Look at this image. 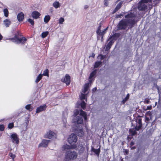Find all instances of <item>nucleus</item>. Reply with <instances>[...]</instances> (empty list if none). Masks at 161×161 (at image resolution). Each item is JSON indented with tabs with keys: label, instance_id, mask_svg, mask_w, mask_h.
I'll use <instances>...</instances> for the list:
<instances>
[{
	"label": "nucleus",
	"instance_id": "obj_38",
	"mask_svg": "<svg viewBox=\"0 0 161 161\" xmlns=\"http://www.w3.org/2000/svg\"><path fill=\"white\" fill-rule=\"evenodd\" d=\"M142 127V125H136V126L135 127V129L136 130H139L140 129H141Z\"/></svg>",
	"mask_w": 161,
	"mask_h": 161
},
{
	"label": "nucleus",
	"instance_id": "obj_34",
	"mask_svg": "<svg viewBox=\"0 0 161 161\" xmlns=\"http://www.w3.org/2000/svg\"><path fill=\"white\" fill-rule=\"evenodd\" d=\"M42 75H43L44 76H48V69H46L44 71Z\"/></svg>",
	"mask_w": 161,
	"mask_h": 161
},
{
	"label": "nucleus",
	"instance_id": "obj_41",
	"mask_svg": "<svg viewBox=\"0 0 161 161\" xmlns=\"http://www.w3.org/2000/svg\"><path fill=\"white\" fill-rule=\"evenodd\" d=\"M14 127V124L12 123H10L8 125V128L9 129H11Z\"/></svg>",
	"mask_w": 161,
	"mask_h": 161
},
{
	"label": "nucleus",
	"instance_id": "obj_50",
	"mask_svg": "<svg viewBox=\"0 0 161 161\" xmlns=\"http://www.w3.org/2000/svg\"><path fill=\"white\" fill-rule=\"evenodd\" d=\"M97 89V88L96 87H94L92 89V91L93 92H95V91H96Z\"/></svg>",
	"mask_w": 161,
	"mask_h": 161
},
{
	"label": "nucleus",
	"instance_id": "obj_15",
	"mask_svg": "<svg viewBox=\"0 0 161 161\" xmlns=\"http://www.w3.org/2000/svg\"><path fill=\"white\" fill-rule=\"evenodd\" d=\"M24 17V14L22 12H20L18 14L17 18L19 21H21L23 20Z\"/></svg>",
	"mask_w": 161,
	"mask_h": 161
},
{
	"label": "nucleus",
	"instance_id": "obj_4",
	"mask_svg": "<svg viewBox=\"0 0 161 161\" xmlns=\"http://www.w3.org/2000/svg\"><path fill=\"white\" fill-rule=\"evenodd\" d=\"M77 155L78 154L76 152L69 150L66 152L65 158L68 159L74 160L76 158Z\"/></svg>",
	"mask_w": 161,
	"mask_h": 161
},
{
	"label": "nucleus",
	"instance_id": "obj_42",
	"mask_svg": "<svg viewBox=\"0 0 161 161\" xmlns=\"http://www.w3.org/2000/svg\"><path fill=\"white\" fill-rule=\"evenodd\" d=\"M9 156L10 157H11L13 159H14V158L15 157V155L14 154H13L12 153H10L9 154Z\"/></svg>",
	"mask_w": 161,
	"mask_h": 161
},
{
	"label": "nucleus",
	"instance_id": "obj_19",
	"mask_svg": "<svg viewBox=\"0 0 161 161\" xmlns=\"http://www.w3.org/2000/svg\"><path fill=\"white\" fill-rule=\"evenodd\" d=\"M84 132L82 129H81L78 131V133H77V135L78 136L80 137H82L84 135Z\"/></svg>",
	"mask_w": 161,
	"mask_h": 161
},
{
	"label": "nucleus",
	"instance_id": "obj_16",
	"mask_svg": "<svg viewBox=\"0 0 161 161\" xmlns=\"http://www.w3.org/2000/svg\"><path fill=\"white\" fill-rule=\"evenodd\" d=\"M110 40V41L108 42L106 46L105 49L106 51H108L109 50L114 43V41L113 39H111Z\"/></svg>",
	"mask_w": 161,
	"mask_h": 161
},
{
	"label": "nucleus",
	"instance_id": "obj_6",
	"mask_svg": "<svg viewBox=\"0 0 161 161\" xmlns=\"http://www.w3.org/2000/svg\"><path fill=\"white\" fill-rule=\"evenodd\" d=\"M77 140V137L76 135L73 134H71L68 138V142L72 146L75 144Z\"/></svg>",
	"mask_w": 161,
	"mask_h": 161
},
{
	"label": "nucleus",
	"instance_id": "obj_46",
	"mask_svg": "<svg viewBox=\"0 0 161 161\" xmlns=\"http://www.w3.org/2000/svg\"><path fill=\"white\" fill-rule=\"evenodd\" d=\"M149 120V119L148 117H146L145 119V122L147 123H148V121Z\"/></svg>",
	"mask_w": 161,
	"mask_h": 161
},
{
	"label": "nucleus",
	"instance_id": "obj_47",
	"mask_svg": "<svg viewBox=\"0 0 161 161\" xmlns=\"http://www.w3.org/2000/svg\"><path fill=\"white\" fill-rule=\"evenodd\" d=\"M98 57L101 60H102L103 58V56L102 55H100Z\"/></svg>",
	"mask_w": 161,
	"mask_h": 161
},
{
	"label": "nucleus",
	"instance_id": "obj_53",
	"mask_svg": "<svg viewBox=\"0 0 161 161\" xmlns=\"http://www.w3.org/2000/svg\"><path fill=\"white\" fill-rule=\"evenodd\" d=\"M3 37L2 36L0 33V40H1L2 39Z\"/></svg>",
	"mask_w": 161,
	"mask_h": 161
},
{
	"label": "nucleus",
	"instance_id": "obj_35",
	"mask_svg": "<svg viewBox=\"0 0 161 161\" xmlns=\"http://www.w3.org/2000/svg\"><path fill=\"white\" fill-rule=\"evenodd\" d=\"M86 95L85 94L81 93V95L80 96V99L82 100L86 99Z\"/></svg>",
	"mask_w": 161,
	"mask_h": 161
},
{
	"label": "nucleus",
	"instance_id": "obj_22",
	"mask_svg": "<svg viewBox=\"0 0 161 161\" xmlns=\"http://www.w3.org/2000/svg\"><path fill=\"white\" fill-rule=\"evenodd\" d=\"M123 3V1H121L119 3L117 4L115 8L117 9V10H118L121 8Z\"/></svg>",
	"mask_w": 161,
	"mask_h": 161
},
{
	"label": "nucleus",
	"instance_id": "obj_21",
	"mask_svg": "<svg viewBox=\"0 0 161 161\" xmlns=\"http://www.w3.org/2000/svg\"><path fill=\"white\" fill-rule=\"evenodd\" d=\"M4 24L6 27H8L11 24L10 21L8 19H6L3 21Z\"/></svg>",
	"mask_w": 161,
	"mask_h": 161
},
{
	"label": "nucleus",
	"instance_id": "obj_33",
	"mask_svg": "<svg viewBox=\"0 0 161 161\" xmlns=\"http://www.w3.org/2000/svg\"><path fill=\"white\" fill-rule=\"evenodd\" d=\"M70 148V147L68 145H64L63 146V148L64 150L66 149H69Z\"/></svg>",
	"mask_w": 161,
	"mask_h": 161
},
{
	"label": "nucleus",
	"instance_id": "obj_28",
	"mask_svg": "<svg viewBox=\"0 0 161 161\" xmlns=\"http://www.w3.org/2000/svg\"><path fill=\"white\" fill-rule=\"evenodd\" d=\"M42 75L41 74H39L38 76L37 77L35 82L36 83H38L42 78Z\"/></svg>",
	"mask_w": 161,
	"mask_h": 161
},
{
	"label": "nucleus",
	"instance_id": "obj_30",
	"mask_svg": "<svg viewBox=\"0 0 161 161\" xmlns=\"http://www.w3.org/2000/svg\"><path fill=\"white\" fill-rule=\"evenodd\" d=\"M53 6L56 8H57L59 7V3L58 2H54L53 4Z\"/></svg>",
	"mask_w": 161,
	"mask_h": 161
},
{
	"label": "nucleus",
	"instance_id": "obj_40",
	"mask_svg": "<svg viewBox=\"0 0 161 161\" xmlns=\"http://www.w3.org/2000/svg\"><path fill=\"white\" fill-rule=\"evenodd\" d=\"M137 125H142V120L141 119H139L138 120L137 122Z\"/></svg>",
	"mask_w": 161,
	"mask_h": 161
},
{
	"label": "nucleus",
	"instance_id": "obj_20",
	"mask_svg": "<svg viewBox=\"0 0 161 161\" xmlns=\"http://www.w3.org/2000/svg\"><path fill=\"white\" fill-rule=\"evenodd\" d=\"M92 151L94 152L97 156H99L100 152V148L97 149H95L93 147L92 148Z\"/></svg>",
	"mask_w": 161,
	"mask_h": 161
},
{
	"label": "nucleus",
	"instance_id": "obj_24",
	"mask_svg": "<svg viewBox=\"0 0 161 161\" xmlns=\"http://www.w3.org/2000/svg\"><path fill=\"white\" fill-rule=\"evenodd\" d=\"M80 106L81 108L83 109H85L86 106V103L84 101H82L80 103Z\"/></svg>",
	"mask_w": 161,
	"mask_h": 161
},
{
	"label": "nucleus",
	"instance_id": "obj_44",
	"mask_svg": "<svg viewBox=\"0 0 161 161\" xmlns=\"http://www.w3.org/2000/svg\"><path fill=\"white\" fill-rule=\"evenodd\" d=\"M152 106H147V108H146V110H150L152 109Z\"/></svg>",
	"mask_w": 161,
	"mask_h": 161
},
{
	"label": "nucleus",
	"instance_id": "obj_9",
	"mask_svg": "<svg viewBox=\"0 0 161 161\" xmlns=\"http://www.w3.org/2000/svg\"><path fill=\"white\" fill-rule=\"evenodd\" d=\"M70 77L69 75L66 74L64 79H62L63 81L67 85H69L70 83Z\"/></svg>",
	"mask_w": 161,
	"mask_h": 161
},
{
	"label": "nucleus",
	"instance_id": "obj_57",
	"mask_svg": "<svg viewBox=\"0 0 161 161\" xmlns=\"http://www.w3.org/2000/svg\"><path fill=\"white\" fill-rule=\"evenodd\" d=\"M103 38H102V37L101 38V40H103Z\"/></svg>",
	"mask_w": 161,
	"mask_h": 161
},
{
	"label": "nucleus",
	"instance_id": "obj_17",
	"mask_svg": "<svg viewBox=\"0 0 161 161\" xmlns=\"http://www.w3.org/2000/svg\"><path fill=\"white\" fill-rule=\"evenodd\" d=\"M90 83L89 82L88 83L85 84L84 85L83 90L82 91V92L83 93H86V92L88 91Z\"/></svg>",
	"mask_w": 161,
	"mask_h": 161
},
{
	"label": "nucleus",
	"instance_id": "obj_13",
	"mask_svg": "<svg viewBox=\"0 0 161 161\" xmlns=\"http://www.w3.org/2000/svg\"><path fill=\"white\" fill-rule=\"evenodd\" d=\"M96 73V70L95 69L92 72L89 77V82L91 84L93 81L92 78L94 76Z\"/></svg>",
	"mask_w": 161,
	"mask_h": 161
},
{
	"label": "nucleus",
	"instance_id": "obj_54",
	"mask_svg": "<svg viewBox=\"0 0 161 161\" xmlns=\"http://www.w3.org/2000/svg\"><path fill=\"white\" fill-rule=\"evenodd\" d=\"M95 54H94V53H92V56L93 58H94L95 56Z\"/></svg>",
	"mask_w": 161,
	"mask_h": 161
},
{
	"label": "nucleus",
	"instance_id": "obj_43",
	"mask_svg": "<svg viewBox=\"0 0 161 161\" xmlns=\"http://www.w3.org/2000/svg\"><path fill=\"white\" fill-rule=\"evenodd\" d=\"M5 127L3 125H0V130L2 131L4 129Z\"/></svg>",
	"mask_w": 161,
	"mask_h": 161
},
{
	"label": "nucleus",
	"instance_id": "obj_32",
	"mask_svg": "<svg viewBox=\"0 0 161 161\" xmlns=\"http://www.w3.org/2000/svg\"><path fill=\"white\" fill-rule=\"evenodd\" d=\"M3 12L5 16L6 17H7L8 15V10L7 8H5L3 10Z\"/></svg>",
	"mask_w": 161,
	"mask_h": 161
},
{
	"label": "nucleus",
	"instance_id": "obj_18",
	"mask_svg": "<svg viewBox=\"0 0 161 161\" xmlns=\"http://www.w3.org/2000/svg\"><path fill=\"white\" fill-rule=\"evenodd\" d=\"M72 147L74 149H75L76 150H81L83 148V147L81 144H79L78 146L75 144L72 146Z\"/></svg>",
	"mask_w": 161,
	"mask_h": 161
},
{
	"label": "nucleus",
	"instance_id": "obj_23",
	"mask_svg": "<svg viewBox=\"0 0 161 161\" xmlns=\"http://www.w3.org/2000/svg\"><path fill=\"white\" fill-rule=\"evenodd\" d=\"M108 27H107L106 28L104 29L102 32H101L99 34V36H102V38H103V35L106 33V31L108 29Z\"/></svg>",
	"mask_w": 161,
	"mask_h": 161
},
{
	"label": "nucleus",
	"instance_id": "obj_3",
	"mask_svg": "<svg viewBox=\"0 0 161 161\" xmlns=\"http://www.w3.org/2000/svg\"><path fill=\"white\" fill-rule=\"evenodd\" d=\"M22 35L19 31H17L14 35L13 38H9L8 40H11L13 42L16 44H25V42L26 41V39L25 37H20Z\"/></svg>",
	"mask_w": 161,
	"mask_h": 161
},
{
	"label": "nucleus",
	"instance_id": "obj_5",
	"mask_svg": "<svg viewBox=\"0 0 161 161\" xmlns=\"http://www.w3.org/2000/svg\"><path fill=\"white\" fill-rule=\"evenodd\" d=\"M151 1V0H141L138 4V9L140 11L145 10L147 9V6L146 3Z\"/></svg>",
	"mask_w": 161,
	"mask_h": 161
},
{
	"label": "nucleus",
	"instance_id": "obj_31",
	"mask_svg": "<svg viewBox=\"0 0 161 161\" xmlns=\"http://www.w3.org/2000/svg\"><path fill=\"white\" fill-rule=\"evenodd\" d=\"M48 31H45L43 32L41 34L42 37L43 38L45 37L48 34Z\"/></svg>",
	"mask_w": 161,
	"mask_h": 161
},
{
	"label": "nucleus",
	"instance_id": "obj_49",
	"mask_svg": "<svg viewBox=\"0 0 161 161\" xmlns=\"http://www.w3.org/2000/svg\"><path fill=\"white\" fill-rule=\"evenodd\" d=\"M118 10H117V9H116L115 8V9L113 10V12H112V14H114L116 12H117V11H118Z\"/></svg>",
	"mask_w": 161,
	"mask_h": 161
},
{
	"label": "nucleus",
	"instance_id": "obj_8",
	"mask_svg": "<svg viewBox=\"0 0 161 161\" xmlns=\"http://www.w3.org/2000/svg\"><path fill=\"white\" fill-rule=\"evenodd\" d=\"M10 137L12 142L14 143L18 144L19 143V138L17 134L16 133H14L11 134Z\"/></svg>",
	"mask_w": 161,
	"mask_h": 161
},
{
	"label": "nucleus",
	"instance_id": "obj_29",
	"mask_svg": "<svg viewBox=\"0 0 161 161\" xmlns=\"http://www.w3.org/2000/svg\"><path fill=\"white\" fill-rule=\"evenodd\" d=\"M130 95L129 94H128L126 97L124 98H123L122 100V102L123 103H124L129 98Z\"/></svg>",
	"mask_w": 161,
	"mask_h": 161
},
{
	"label": "nucleus",
	"instance_id": "obj_1",
	"mask_svg": "<svg viewBox=\"0 0 161 161\" xmlns=\"http://www.w3.org/2000/svg\"><path fill=\"white\" fill-rule=\"evenodd\" d=\"M135 15L132 13L128 14L125 16L126 19L121 20L118 24L117 27L119 30H125L129 25L130 28H132L135 23L134 17Z\"/></svg>",
	"mask_w": 161,
	"mask_h": 161
},
{
	"label": "nucleus",
	"instance_id": "obj_27",
	"mask_svg": "<svg viewBox=\"0 0 161 161\" xmlns=\"http://www.w3.org/2000/svg\"><path fill=\"white\" fill-rule=\"evenodd\" d=\"M102 63L101 61H98L95 62L94 65V68H98L99 66Z\"/></svg>",
	"mask_w": 161,
	"mask_h": 161
},
{
	"label": "nucleus",
	"instance_id": "obj_25",
	"mask_svg": "<svg viewBox=\"0 0 161 161\" xmlns=\"http://www.w3.org/2000/svg\"><path fill=\"white\" fill-rule=\"evenodd\" d=\"M50 18L49 15L45 16L44 19V21L45 23H47L50 20Z\"/></svg>",
	"mask_w": 161,
	"mask_h": 161
},
{
	"label": "nucleus",
	"instance_id": "obj_14",
	"mask_svg": "<svg viewBox=\"0 0 161 161\" xmlns=\"http://www.w3.org/2000/svg\"><path fill=\"white\" fill-rule=\"evenodd\" d=\"M31 15L33 18L37 19L39 17L41 14L37 11H34L32 12Z\"/></svg>",
	"mask_w": 161,
	"mask_h": 161
},
{
	"label": "nucleus",
	"instance_id": "obj_7",
	"mask_svg": "<svg viewBox=\"0 0 161 161\" xmlns=\"http://www.w3.org/2000/svg\"><path fill=\"white\" fill-rule=\"evenodd\" d=\"M57 137L56 134L51 130L47 132L45 135L44 137L49 139H54Z\"/></svg>",
	"mask_w": 161,
	"mask_h": 161
},
{
	"label": "nucleus",
	"instance_id": "obj_10",
	"mask_svg": "<svg viewBox=\"0 0 161 161\" xmlns=\"http://www.w3.org/2000/svg\"><path fill=\"white\" fill-rule=\"evenodd\" d=\"M49 140H43L42 142L40 144L39 146L40 147H46L47 146Z\"/></svg>",
	"mask_w": 161,
	"mask_h": 161
},
{
	"label": "nucleus",
	"instance_id": "obj_36",
	"mask_svg": "<svg viewBox=\"0 0 161 161\" xmlns=\"http://www.w3.org/2000/svg\"><path fill=\"white\" fill-rule=\"evenodd\" d=\"M64 21V19L61 17L59 19L58 23L59 24H63Z\"/></svg>",
	"mask_w": 161,
	"mask_h": 161
},
{
	"label": "nucleus",
	"instance_id": "obj_39",
	"mask_svg": "<svg viewBox=\"0 0 161 161\" xmlns=\"http://www.w3.org/2000/svg\"><path fill=\"white\" fill-rule=\"evenodd\" d=\"M28 22H29L32 25H34V22L33 19H29L27 20Z\"/></svg>",
	"mask_w": 161,
	"mask_h": 161
},
{
	"label": "nucleus",
	"instance_id": "obj_12",
	"mask_svg": "<svg viewBox=\"0 0 161 161\" xmlns=\"http://www.w3.org/2000/svg\"><path fill=\"white\" fill-rule=\"evenodd\" d=\"M120 35V34L119 33H116L114 34L112 36H110L108 40H110L111 39H113V40H116L117 38L119 37Z\"/></svg>",
	"mask_w": 161,
	"mask_h": 161
},
{
	"label": "nucleus",
	"instance_id": "obj_56",
	"mask_svg": "<svg viewBox=\"0 0 161 161\" xmlns=\"http://www.w3.org/2000/svg\"><path fill=\"white\" fill-rule=\"evenodd\" d=\"M104 1H110V0H104Z\"/></svg>",
	"mask_w": 161,
	"mask_h": 161
},
{
	"label": "nucleus",
	"instance_id": "obj_2",
	"mask_svg": "<svg viewBox=\"0 0 161 161\" xmlns=\"http://www.w3.org/2000/svg\"><path fill=\"white\" fill-rule=\"evenodd\" d=\"M83 118L84 120H86V113L82 109L78 110L77 109L74 112V117L72 120V122L75 124H82L83 123Z\"/></svg>",
	"mask_w": 161,
	"mask_h": 161
},
{
	"label": "nucleus",
	"instance_id": "obj_37",
	"mask_svg": "<svg viewBox=\"0 0 161 161\" xmlns=\"http://www.w3.org/2000/svg\"><path fill=\"white\" fill-rule=\"evenodd\" d=\"M31 104H28L25 106V108L26 109L29 110V111H31Z\"/></svg>",
	"mask_w": 161,
	"mask_h": 161
},
{
	"label": "nucleus",
	"instance_id": "obj_48",
	"mask_svg": "<svg viewBox=\"0 0 161 161\" xmlns=\"http://www.w3.org/2000/svg\"><path fill=\"white\" fill-rule=\"evenodd\" d=\"M122 14H118V15H116V17L117 18H121V16H122Z\"/></svg>",
	"mask_w": 161,
	"mask_h": 161
},
{
	"label": "nucleus",
	"instance_id": "obj_51",
	"mask_svg": "<svg viewBox=\"0 0 161 161\" xmlns=\"http://www.w3.org/2000/svg\"><path fill=\"white\" fill-rule=\"evenodd\" d=\"M149 101L148 100H146L145 101V102L146 104H148L149 103Z\"/></svg>",
	"mask_w": 161,
	"mask_h": 161
},
{
	"label": "nucleus",
	"instance_id": "obj_55",
	"mask_svg": "<svg viewBox=\"0 0 161 161\" xmlns=\"http://www.w3.org/2000/svg\"><path fill=\"white\" fill-rule=\"evenodd\" d=\"M125 153H126V154H127L128 152L127 150H126L125 151Z\"/></svg>",
	"mask_w": 161,
	"mask_h": 161
},
{
	"label": "nucleus",
	"instance_id": "obj_26",
	"mask_svg": "<svg viewBox=\"0 0 161 161\" xmlns=\"http://www.w3.org/2000/svg\"><path fill=\"white\" fill-rule=\"evenodd\" d=\"M101 23L100 22L99 24V26L97 28V29L96 31L97 33V35H99L101 31Z\"/></svg>",
	"mask_w": 161,
	"mask_h": 161
},
{
	"label": "nucleus",
	"instance_id": "obj_11",
	"mask_svg": "<svg viewBox=\"0 0 161 161\" xmlns=\"http://www.w3.org/2000/svg\"><path fill=\"white\" fill-rule=\"evenodd\" d=\"M47 108V106L46 104L40 106V107H38L36 109V113H40L43 111L45 110Z\"/></svg>",
	"mask_w": 161,
	"mask_h": 161
},
{
	"label": "nucleus",
	"instance_id": "obj_45",
	"mask_svg": "<svg viewBox=\"0 0 161 161\" xmlns=\"http://www.w3.org/2000/svg\"><path fill=\"white\" fill-rule=\"evenodd\" d=\"M108 2L107 1H104V4L105 6H107L108 4Z\"/></svg>",
	"mask_w": 161,
	"mask_h": 161
},
{
	"label": "nucleus",
	"instance_id": "obj_52",
	"mask_svg": "<svg viewBox=\"0 0 161 161\" xmlns=\"http://www.w3.org/2000/svg\"><path fill=\"white\" fill-rule=\"evenodd\" d=\"M88 6L87 5H85L84 7L85 9H87L88 8Z\"/></svg>",
	"mask_w": 161,
	"mask_h": 161
}]
</instances>
